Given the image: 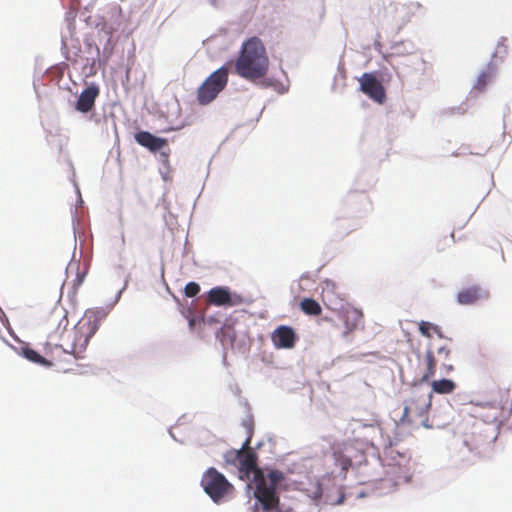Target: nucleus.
I'll return each instance as SVG.
<instances>
[{"instance_id":"obj_19","label":"nucleus","mask_w":512,"mask_h":512,"mask_svg":"<svg viewBox=\"0 0 512 512\" xmlns=\"http://www.w3.org/2000/svg\"><path fill=\"white\" fill-rule=\"evenodd\" d=\"M300 308L305 314L312 316H318L322 312L320 304L312 298H304L300 302Z\"/></svg>"},{"instance_id":"obj_7","label":"nucleus","mask_w":512,"mask_h":512,"mask_svg":"<svg viewBox=\"0 0 512 512\" xmlns=\"http://www.w3.org/2000/svg\"><path fill=\"white\" fill-rule=\"evenodd\" d=\"M495 440L492 433L488 434V428L484 424L473 425L470 432L465 434L464 443L470 451L483 454Z\"/></svg>"},{"instance_id":"obj_3","label":"nucleus","mask_w":512,"mask_h":512,"mask_svg":"<svg viewBox=\"0 0 512 512\" xmlns=\"http://www.w3.org/2000/svg\"><path fill=\"white\" fill-rule=\"evenodd\" d=\"M269 69V58L262 40L251 37L241 47L235 62L236 73L249 81L264 78Z\"/></svg>"},{"instance_id":"obj_2","label":"nucleus","mask_w":512,"mask_h":512,"mask_svg":"<svg viewBox=\"0 0 512 512\" xmlns=\"http://www.w3.org/2000/svg\"><path fill=\"white\" fill-rule=\"evenodd\" d=\"M250 443L251 434L247 437L241 449L235 452V456L239 460V470L247 477L253 474L254 497L260 502L264 510H271L279 505L276 488L284 480V473L279 470H271L266 477L257 466V455L251 450Z\"/></svg>"},{"instance_id":"obj_24","label":"nucleus","mask_w":512,"mask_h":512,"mask_svg":"<svg viewBox=\"0 0 512 512\" xmlns=\"http://www.w3.org/2000/svg\"><path fill=\"white\" fill-rule=\"evenodd\" d=\"M508 49V46L504 43H499L496 48L497 53H505Z\"/></svg>"},{"instance_id":"obj_8","label":"nucleus","mask_w":512,"mask_h":512,"mask_svg":"<svg viewBox=\"0 0 512 512\" xmlns=\"http://www.w3.org/2000/svg\"><path fill=\"white\" fill-rule=\"evenodd\" d=\"M205 301L210 306H237L243 303V298L232 294L228 287L217 286L206 293Z\"/></svg>"},{"instance_id":"obj_13","label":"nucleus","mask_w":512,"mask_h":512,"mask_svg":"<svg viewBox=\"0 0 512 512\" xmlns=\"http://www.w3.org/2000/svg\"><path fill=\"white\" fill-rule=\"evenodd\" d=\"M271 340L278 349H291L295 346L297 336L293 328L281 325L273 331Z\"/></svg>"},{"instance_id":"obj_5","label":"nucleus","mask_w":512,"mask_h":512,"mask_svg":"<svg viewBox=\"0 0 512 512\" xmlns=\"http://www.w3.org/2000/svg\"><path fill=\"white\" fill-rule=\"evenodd\" d=\"M201 486L215 503H219L225 496L234 491L233 485L214 467H210L203 474Z\"/></svg>"},{"instance_id":"obj_20","label":"nucleus","mask_w":512,"mask_h":512,"mask_svg":"<svg viewBox=\"0 0 512 512\" xmlns=\"http://www.w3.org/2000/svg\"><path fill=\"white\" fill-rule=\"evenodd\" d=\"M456 384L450 379H441L432 382V391L438 394H449L454 391Z\"/></svg>"},{"instance_id":"obj_6","label":"nucleus","mask_w":512,"mask_h":512,"mask_svg":"<svg viewBox=\"0 0 512 512\" xmlns=\"http://www.w3.org/2000/svg\"><path fill=\"white\" fill-rule=\"evenodd\" d=\"M228 75V68L225 66L214 71L198 88V103L200 105H208L215 100L218 94L226 87Z\"/></svg>"},{"instance_id":"obj_26","label":"nucleus","mask_w":512,"mask_h":512,"mask_svg":"<svg viewBox=\"0 0 512 512\" xmlns=\"http://www.w3.org/2000/svg\"><path fill=\"white\" fill-rule=\"evenodd\" d=\"M486 77H487V76H486L485 74L481 75V77H480V78H479V80H478V83H479V84H483V85H485V83H486Z\"/></svg>"},{"instance_id":"obj_21","label":"nucleus","mask_w":512,"mask_h":512,"mask_svg":"<svg viewBox=\"0 0 512 512\" xmlns=\"http://www.w3.org/2000/svg\"><path fill=\"white\" fill-rule=\"evenodd\" d=\"M419 331L423 336H425L427 338H431L433 333L436 334L440 338L443 337L441 328L439 326H437L433 323L427 322V321H421L419 323Z\"/></svg>"},{"instance_id":"obj_16","label":"nucleus","mask_w":512,"mask_h":512,"mask_svg":"<svg viewBox=\"0 0 512 512\" xmlns=\"http://www.w3.org/2000/svg\"><path fill=\"white\" fill-rule=\"evenodd\" d=\"M99 94V89L96 86L86 88L80 94L76 103V109L82 113H87L93 109L95 100Z\"/></svg>"},{"instance_id":"obj_22","label":"nucleus","mask_w":512,"mask_h":512,"mask_svg":"<svg viewBox=\"0 0 512 512\" xmlns=\"http://www.w3.org/2000/svg\"><path fill=\"white\" fill-rule=\"evenodd\" d=\"M200 292V285L196 282H189L186 284L184 288L185 296L192 298L195 297Z\"/></svg>"},{"instance_id":"obj_11","label":"nucleus","mask_w":512,"mask_h":512,"mask_svg":"<svg viewBox=\"0 0 512 512\" xmlns=\"http://www.w3.org/2000/svg\"><path fill=\"white\" fill-rule=\"evenodd\" d=\"M492 409L494 412L486 416L488 421L502 423L507 420L512 415V391L501 392L498 406H492Z\"/></svg>"},{"instance_id":"obj_4","label":"nucleus","mask_w":512,"mask_h":512,"mask_svg":"<svg viewBox=\"0 0 512 512\" xmlns=\"http://www.w3.org/2000/svg\"><path fill=\"white\" fill-rule=\"evenodd\" d=\"M431 398V392L422 387H413L405 401L402 420L409 424L427 426Z\"/></svg>"},{"instance_id":"obj_27","label":"nucleus","mask_w":512,"mask_h":512,"mask_svg":"<svg viewBox=\"0 0 512 512\" xmlns=\"http://www.w3.org/2000/svg\"><path fill=\"white\" fill-rule=\"evenodd\" d=\"M267 511L268 512H282L281 510L278 509V505L275 508H273L271 510H267Z\"/></svg>"},{"instance_id":"obj_9","label":"nucleus","mask_w":512,"mask_h":512,"mask_svg":"<svg viewBox=\"0 0 512 512\" xmlns=\"http://www.w3.org/2000/svg\"><path fill=\"white\" fill-rule=\"evenodd\" d=\"M48 348H49V358L41 356L37 351H35L31 348L23 349V355L29 361L36 363L38 365H41V366H45V367L58 366L64 372L72 370L71 367H66L63 365V359H62L61 355L57 354L55 347H48Z\"/></svg>"},{"instance_id":"obj_1","label":"nucleus","mask_w":512,"mask_h":512,"mask_svg":"<svg viewBox=\"0 0 512 512\" xmlns=\"http://www.w3.org/2000/svg\"><path fill=\"white\" fill-rule=\"evenodd\" d=\"M67 311L61 306H55L43 320L47 333V347H55L63 359V365L72 364L74 360L82 359L90 339L99 328L100 321L105 317L102 310L87 312L72 328L67 329L69 320Z\"/></svg>"},{"instance_id":"obj_18","label":"nucleus","mask_w":512,"mask_h":512,"mask_svg":"<svg viewBox=\"0 0 512 512\" xmlns=\"http://www.w3.org/2000/svg\"><path fill=\"white\" fill-rule=\"evenodd\" d=\"M425 369L421 375L422 382H428L436 372V360L431 350L426 351L424 357Z\"/></svg>"},{"instance_id":"obj_14","label":"nucleus","mask_w":512,"mask_h":512,"mask_svg":"<svg viewBox=\"0 0 512 512\" xmlns=\"http://www.w3.org/2000/svg\"><path fill=\"white\" fill-rule=\"evenodd\" d=\"M321 297L324 305L331 310H338L342 305L343 299L336 293V284L331 280H325L322 283Z\"/></svg>"},{"instance_id":"obj_12","label":"nucleus","mask_w":512,"mask_h":512,"mask_svg":"<svg viewBox=\"0 0 512 512\" xmlns=\"http://www.w3.org/2000/svg\"><path fill=\"white\" fill-rule=\"evenodd\" d=\"M489 297L488 289L480 285H473L458 292L457 302L460 305H474L479 301L487 300Z\"/></svg>"},{"instance_id":"obj_10","label":"nucleus","mask_w":512,"mask_h":512,"mask_svg":"<svg viewBox=\"0 0 512 512\" xmlns=\"http://www.w3.org/2000/svg\"><path fill=\"white\" fill-rule=\"evenodd\" d=\"M360 90L378 103H383L386 94L385 89L381 82L371 73H364L360 79Z\"/></svg>"},{"instance_id":"obj_17","label":"nucleus","mask_w":512,"mask_h":512,"mask_svg":"<svg viewBox=\"0 0 512 512\" xmlns=\"http://www.w3.org/2000/svg\"><path fill=\"white\" fill-rule=\"evenodd\" d=\"M342 318L345 324V334H348L354 331L361 323L363 314L356 308H349L343 312Z\"/></svg>"},{"instance_id":"obj_15","label":"nucleus","mask_w":512,"mask_h":512,"mask_svg":"<svg viewBox=\"0 0 512 512\" xmlns=\"http://www.w3.org/2000/svg\"><path fill=\"white\" fill-rule=\"evenodd\" d=\"M135 140L138 144L148 148L151 152L159 151L167 146V140L165 138L156 137L147 131L136 133Z\"/></svg>"},{"instance_id":"obj_25","label":"nucleus","mask_w":512,"mask_h":512,"mask_svg":"<svg viewBox=\"0 0 512 512\" xmlns=\"http://www.w3.org/2000/svg\"><path fill=\"white\" fill-rule=\"evenodd\" d=\"M197 319L195 317H192L189 319V327L193 329L196 325Z\"/></svg>"},{"instance_id":"obj_23","label":"nucleus","mask_w":512,"mask_h":512,"mask_svg":"<svg viewBox=\"0 0 512 512\" xmlns=\"http://www.w3.org/2000/svg\"><path fill=\"white\" fill-rule=\"evenodd\" d=\"M450 353H451L450 349L445 346L440 347L438 349V354L440 356H443L445 359H448L450 357Z\"/></svg>"}]
</instances>
